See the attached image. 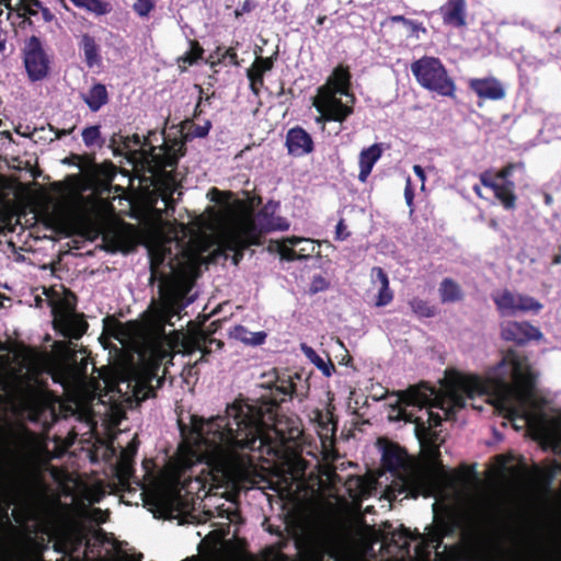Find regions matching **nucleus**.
<instances>
[{"label": "nucleus", "mask_w": 561, "mask_h": 561, "mask_svg": "<svg viewBox=\"0 0 561 561\" xmlns=\"http://www.w3.org/2000/svg\"><path fill=\"white\" fill-rule=\"evenodd\" d=\"M51 188L55 193H57L60 197V205H67L73 197H75V191L73 188L60 183V182H54L51 184Z\"/></svg>", "instance_id": "obj_35"}, {"label": "nucleus", "mask_w": 561, "mask_h": 561, "mask_svg": "<svg viewBox=\"0 0 561 561\" xmlns=\"http://www.w3.org/2000/svg\"><path fill=\"white\" fill-rule=\"evenodd\" d=\"M501 336L505 341L524 344L531 340H540L542 333L529 322L506 321L501 325Z\"/></svg>", "instance_id": "obj_15"}, {"label": "nucleus", "mask_w": 561, "mask_h": 561, "mask_svg": "<svg viewBox=\"0 0 561 561\" xmlns=\"http://www.w3.org/2000/svg\"><path fill=\"white\" fill-rule=\"evenodd\" d=\"M413 171H414L415 175L420 179L421 188L423 190L425 187V181H426V175H425L424 170L420 165L416 164L413 167Z\"/></svg>", "instance_id": "obj_47"}, {"label": "nucleus", "mask_w": 561, "mask_h": 561, "mask_svg": "<svg viewBox=\"0 0 561 561\" xmlns=\"http://www.w3.org/2000/svg\"><path fill=\"white\" fill-rule=\"evenodd\" d=\"M84 102L93 112L100 110L107 102V91L103 84H94L83 96Z\"/></svg>", "instance_id": "obj_26"}, {"label": "nucleus", "mask_w": 561, "mask_h": 561, "mask_svg": "<svg viewBox=\"0 0 561 561\" xmlns=\"http://www.w3.org/2000/svg\"><path fill=\"white\" fill-rule=\"evenodd\" d=\"M286 147L289 154L294 157H302L313 150V140L304 128L295 127L287 131Z\"/></svg>", "instance_id": "obj_20"}, {"label": "nucleus", "mask_w": 561, "mask_h": 561, "mask_svg": "<svg viewBox=\"0 0 561 561\" xmlns=\"http://www.w3.org/2000/svg\"><path fill=\"white\" fill-rule=\"evenodd\" d=\"M302 353L305 354V356L325 376V377H330L332 376V374L334 373L335 370V367L334 365L332 364V362L330 359L325 360L324 358H322L321 356H319L316 351L306 345V344H301L300 346Z\"/></svg>", "instance_id": "obj_27"}, {"label": "nucleus", "mask_w": 561, "mask_h": 561, "mask_svg": "<svg viewBox=\"0 0 561 561\" xmlns=\"http://www.w3.org/2000/svg\"><path fill=\"white\" fill-rule=\"evenodd\" d=\"M516 169H524L523 164H508L496 174L484 172L480 175V181L485 188L493 192L494 196L506 209L515 207L516 196L514 194V183L507 180Z\"/></svg>", "instance_id": "obj_10"}, {"label": "nucleus", "mask_w": 561, "mask_h": 561, "mask_svg": "<svg viewBox=\"0 0 561 561\" xmlns=\"http://www.w3.org/2000/svg\"><path fill=\"white\" fill-rule=\"evenodd\" d=\"M473 191L476 192V194L480 197H484L483 193H482V190L480 186H474L473 187Z\"/></svg>", "instance_id": "obj_52"}, {"label": "nucleus", "mask_w": 561, "mask_h": 561, "mask_svg": "<svg viewBox=\"0 0 561 561\" xmlns=\"http://www.w3.org/2000/svg\"><path fill=\"white\" fill-rule=\"evenodd\" d=\"M81 516L96 524H102L106 522L107 513L100 508H83Z\"/></svg>", "instance_id": "obj_36"}, {"label": "nucleus", "mask_w": 561, "mask_h": 561, "mask_svg": "<svg viewBox=\"0 0 561 561\" xmlns=\"http://www.w3.org/2000/svg\"><path fill=\"white\" fill-rule=\"evenodd\" d=\"M552 264L559 265L561 264V252L559 254H556L552 259Z\"/></svg>", "instance_id": "obj_51"}, {"label": "nucleus", "mask_w": 561, "mask_h": 561, "mask_svg": "<svg viewBox=\"0 0 561 561\" xmlns=\"http://www.w3.org/2000/svg\"><path fill=\"white\" fill-rule=\"evenodd\" d=\"M0 4H3L5 8H11V0H0Z\"/></svg>", "instance_id": "obj_53"}, {"label": "nucleus", "mask_w": 561, "mask_h": 561, "mask_svg": "<svg viewBox=\"0 0 561 561\" xmlns=\"http://www.w3.org/2000/svg\"><path fill=\"white\" fill-rule=\"evenodd\" d=\"M382 154V148L379 144H374L365 148L359 153L358 164L359 173L358 180L365 183L375 165Z\"/></svg>", "instance_id": "obj_22"}, {"label": "nucleus", "mask_w": 561, "mask_h": 561, "mask_svg": "<svg viewBox=\"0 0 561 561\" xmlns=\"http://www.w3.org/2000/svg\"><path fill=\"white\" fill-rule=\"evenodd\" d=\"M324 19H325L324 16L319 18V19H318V23H319V24H322V23H323V21H324Z\"/></svg>", "instance_id": "obj_55"}, {"label": "nucleus", "mask_w": 561, "mask_h": 561, "mask_svg": "<svg viewBox=\"0 0 561 561\" xmlns=\"http://www.w3.org/2000/svg\"><path fill=\"white\" fill-rule=\"evenodd\" d=\"M391 21H392V22H398V23L400 22V23H402V24L407 25V22H408L409 20H408V19H405V18H403L402 15H394V16H392V18H391Z\"/></svg>", "instance_id": "obj_48"}, {"label": "nucleus", "mask_w": 561, "mask_h": 561, "mask_svg": "<svg viewBox=\"0 0 561 561\" xmlns=\"http://www.w3.org/2000/svg\"><path fill=\"white\" fill-rule=\"evenodd\" d=\"M82 362H84V366L87 365V362L84 360V358L81 359ZM83 375H87V371H85V367L83 368V370L81 371Z\"/></svg>", "instance_id": "obj_54"}, {"label": "nucleus", "mask_w": 561, "mask_h": 561, "mask_svg": "<svg viewBox=\"0 0 561 561\" xmlns=\"http://www.w3.org/2000/svg\"><path fill=\"white\" fill-rule=\"evenodd\" d=\"M175 191L174 187H170L168 185V187L165 188V191L162 193V201L164 203V206L165 208H169L171 206V203H172V194L173 192Z\"/></svg>", "instance_id": "obj_46"}, {"label": "nucleus", "mask_w": 561, "mask_h": 561, "mask_svg": "<svg viewBox=\"0 0 561 561\" xmlns=\"http://www.w3.org/2000/svg\"><path fill=\"white\" fill-rule=\"evenodd\" d=\"M383 467L399 479L400 493L407 496L442 497L445 489L451 484V478L433 458L423 467L412 463L404 451L397 447H389L382 456Z\"/></svg>", "instance_id": "obj_4"}, {"label": "nucleus", "mask_w": 561, "mask_h": 561, "mask_svg": "<svg viewBox=\"0 0 561 561\" xmlns=\"http://www.w3.org/2000/svg\"><path fill=\"white\" fill-rule=\"evenodd\" d=\"M30 44L34 45V47L25 53V68L32 80H39L47 73V59L44 51L37 47L38 42L36 38L33 37Z\"/></svg>", "instance_id": "obj_19"}, {"label": "nucleus", "mask_w": 561, "mask_h": 561, "mask_svg": "<svg viewBox=\"0 0 561 561\" xmlns=\"http://www.w3.org/2000/svg\"><path fill=\"white\" fill-rule=\"evenodd\" d=\"M71 3L89 13L95 15H105L111 12L112 8L108 2L102 0H70Z\"/></svg>", "instance_id": "obj_28"}, {"label": "nucleus", "mask_w": 561, "mask_h": 561, "mask_svg": "<svg viewBox=\"0 0 561 561\" xmlns=\"http://www.w3.org/2000/svg\"><path fill=\"white\" fill-rule=\"evenodd\" d=\"M273 61L271 58L257 57L251 68L248 70V78L250 80L252 91L257 94L259 88L263 84V75L271 70Z\"/></svg>", "instance_id": "obj_24"}, {"label": "nucleus", "mask_w": 561, "mask_h": 561, "mask_svg": "<svg viewBox=\"0 0 561 561\" xmlns=\"http://www.w3.org/2000/svg\"><path fill=\"white\" fill-rule=\"evenodd\" d=\"M203 51V48L197 42H190V50L178 58L179 68L185 71L188 66H192L202 58Z\"/></svg>", "instance_id": "obj_33"}, {"label": "nucleus", "mask_w": 561, "mask_h": 561, "mask_svg": "<svg viewBox=\"0 0 561 561\" xmlns=\"http://www.w3.org/2000/svg\"><path fill=\"white\" fill-rule=\"evenodd\" d=\"M550 199H551V197H550V196H547V197H546L547 203H549V202H550Z\"/></svg>", "instance_id": "obj_60"}, {"label": "nucleus", "mask_w": 561, "mask_h": 561, "mask_svg": "<svg viewBox=\"0 0 561 561\" xmlns=\"http://www.w3.org/2000/svg\"><path fill=\"white\" fill-rule=\"evenodd\" d=\"M494 304L501 316L511 317L518 312L537 313L542 309V304L531 296L512 293L507 289L496 293Z\"/></svg>", "instance_id": "obj_11"}, {"label": "nucleus", "mask_w": 561, "mask_h": 561, "mask_svg": "<svg viewBox=\"0 0 561 561\" xmlns=\"http://www.w3.org/2000/svg\"><path fill=\"white\" fill-rule=\"evenodd\" d=\"M438 291L443 302H455L461 298V290L458 284L449 278L440 283Z\"/></svg>", "instance_id": "obj_31"}, {"label": "nucleus", "mask_w": 561, "mask_h": 561, "mask_svg": "<svg viewBox=\"0 0 561 561\" xmlns=\"http://www.w3.org/2000/svg\"><path fill=\"white\" fill-rule=\"evenodd\" d=\"M103 495L104 491L101 486H93L85 491L84 497L90 504H93L100 502Z\"/></svg>", "instance_id": "obj_40"}, {"label": "nucleus", "mask_w": 561, "mask_h": 561, "mask_svg": "<svg viewBox=\"0 0 561 561\" xmlns=\"http://www.w3.org/2000/svg\"><path fill=\"white\" fill-rule=\"evenodd\" d=\"M409 305L413 312L419 317L430 318L435 314L434 308L420 298H413L410 300Z\"/></svg>", "instance_id": "obj_34"}, {"label": "nucleus", "mask_w": 561, "mask_h": 561, "mask_svg": "<svg viewBox=\"0 0 561 561\" xmlns=\"http://www.w3.org/2000/svg\"><path fill=\"white\" fill-rule=\"evenodd\" d=\"M226 56L236 62L237 54L232 48L227 49Z\"/></svg>", "instance_id": "obj_49"}, {"label": "nucleus", "mask_w": 561, "mask_h": 561, "mask_svg": "<svg viewBox=\"0 0 561 561\" xmlns=\"http://www.w3.org/2000/svg\"><path fill=\"white\" fill-rule=\"evenodd\" d=\"M80 48L83 50L84 58L89 67H93L99 64V48L93 37L84 34L80 41Z\"/></svg>", "instance_id": "obj_30"}, {"label": "nucleus", "mask_w": 561, "mask_h": 561, "mask_svg": "<svg viewBox=\"0 0 561 561\" xmlns=\"http://www.w3.org/2000/svg\"><path fill=\"white\" fill-rule=\"evenodd\" d=\"M2 13V10L0 9V14Z\"/></svg>", "instance_id": "obj_63"}, {"label": "nucleus", "mask_w": 561, "mask_h": 561, "mask_svg": "<svg viewBox=\"0 0 561 561\" xmlns=\"http://www.w3.org/2000/svg\"><path fill=\"white\" fill-rule=\"evenodd\" d=\"M320 242L300 237L285 238L275 242V249L279 256L286 261L308 259L318 253Z\"/></svg>", "instance_id": "obj_14"}, {"label": "nucleus", "mask_w": 561, "mask_h": 561, "mask_svg": "<svg viewBox=\"0 0 561 561\" xmlns=\"http://www.w3.org/2000/svg\"><path fill=\"white\" fill-rule=\"evenodd\" d=\"M66 134H67V131H66V130H64L62 133H59V134L57 135V137L59 138L61 135H66Z\"/></svg>", "instance_id": "obj_59"}, {"label": "nucleus", "mask_w": 561, "mask_h": 561, "mask_svg": "<svg viewBox=\"0 0 561 561\" xmlns=\"http://www.w3.org/2000/svg\"><path fill=\"white\" fill-rule=\"evenodd\" d=\"M276 390L280 392L282 397L280 398L275 397L273 400L274 401H277V400L283 401L285 397L291 394L294 387L290 381L282 380L276 386Z\"/></svg>", "instance_id": "obj_41"}, {"label": "nucleus", "mask_w": 561, "mask_h": 561, "mask_svg": "<svg viewBox=\"0 0 561 561\" xmlns=\"http://www.w3.org/2000/svg\"><path fill=\"white\" fill-rule=\"evenodd\" d=\"M375 481L370 478H354L347 482L348 490L352 491L353 488L356 489L355 493L352 494L354 500H360L362 497L368 496L371 494L375 489Z\"/></svg>", "instance_id": "obj_29"}, {"label": "nucleus", "mask_w": 561, "mask_h": 561, "mask_svg": "<svg viewBox=\"0 0 561 561\" xmlns=\"http://www.w3.org/2000/svg\"><path fill=\"white\" fill-rule=\"evenodd\" d=\"M469 87L474 93L484 100L499 101L505 98L506 92L503 84L494 77L482 79H470Z\"/></svg>", "instance_id": "obj_17"}, {"label": "nucleus", "mask_w": 561, "mask_h": 561, "mask_svg": "<svg viewBox=\"0 0 561 561\" xmlns=\"http://www.w3.org/2000/svg\"><path fill=\"white\" fill-rule=\"evenodd\" d=\"M233 335L236 339L242 341L245 344H250V345L263 344L266 339L265 332H263V331L251 332L241 325L234 328Z\"/></svg>", "instance_id": "obj_32"}, {"label": "nucleus", "mask_w": 561, "mask_h": 561, "mask_svg": "<svg viewBox=\"0 0 561 561\" xmlns=\"http://www.w3.org/2000/svg\"><path fill=\"white\" fill-rule=\"evenodd\" d=\"M107 392L104 397H108L113 402H131L135 400H144L146 394H141L140 382L136 378L129 377L127 374H121L117 380H104Z\"/></svg>", "instance_id": "obj_13"}, {"label": "nucleus", "mask_w": 561, "mask_h": 561, "mask_svg": "<svg viewBox=\"0 0 561 561\" xmlns=\"http://www.w3.org/2000/svg\"><path fill=\"white\" fill-rule=\"evenodd\" d=\"M78 529L71 520H51L43 525V533L48 537L49 540H54L56 545H66L78 536Z\"/></svg>", "instance_id": "obj_18"}, {"label": "nucleus", "mask_w": 561, "mask_h": 561, "mask_svg": "<svg viewBox=\"0 0 561 561\" xmlns=\"http://www.w3.org/2000/svg\"><path fill=\"white\" fill-rule=\"evenodd\" d=\"M128 561H139V560H136V559H131V560H128Z\"/></svg>", "instance_id": "obj_62"}, {"label": "nucleus", "mask_w": 561, "mask_h": 561, "mask_svg": "<svg viewBox=\"0 0 561 561\" xmlns=\"http://www.w3.org/2000/svg\"><path fill=\"white\" fill-rule=\"evenodd\" d=\"M154 0H136L134 3V10L140 16H147L153 9Z\"/></svg>", "instance_id": "obj_38"}, {"label": "nucleus", "mask_w": 561, "mask_h": 561, "mask_svg": "<svg viewBox=\"0 0 561 561\" xmlns=\"http://www.w3.org/2000/svg\"><path fill=\"white\" fill-rule=\"evenodd\" d=\"M100 138V129L98 126H90L83 129L82 139L87 146L94 145Z\"/></svg>", "instance_id": "obj_37"}, {"label": "nucleus", "mask_w": 561, "mask_h": 561, "mask_svg": "<svg viewBox=\"0 0 561 561\" xmlns=\"http://www.w3.org/2000/svg\"><path fill=\"white\" fill-rule=\"evenodd\" d=\"M348 362H350V357L347 358V360H346V358H343L341 363L346 365V364H348Z\"/></svg>", "instance_id": "obj_57"}, {"label": "nucleus", "mask_w": 561, "mask_h": 561, "mask_svg": "<svg viewBox=\"0 0 561 561\" xmlns=\"http://www.w3.org/2000/svg\"><path fill=\"white\" fill-rule=\"evenodd\" d=\"M444 533L445 525L431 527L428 531L423 535L412 534L409 529L401 528L392 534L391 540L401 549H408L410 542L413 540H421L420 546L416 548L417 553H421L423 548L437 550L440 547Z\"/></svg>", "instance_id": "obj_12"}, {"label": "nucleus", "mask_w": 561, "mask_h": 561, "mask_svg": "<svg viewBox=\"0 0 561 561\" xmlns=\"http://www.w3.org/2000/svg\"><path fill=\"white\" fill-rule=\"evenodd\" d=\"M369 277L371 289L375 291V307L380 308L390 305L393 300V291L390 288L389 277L385 271L379 266H375L371 268Z\"/></svg>", "instance_id": "obj_16"}, {"label": "nucleus", "mask_w": 561, "mask_h": 561, "mask_svg": "<svg viewBox=\"0 0 561 561\" xmlns=\"http://www.w3.org/2000/svg\"><path fill=\"white\" fill-rule=\"evenodd\" d=\"M350 72L346 68L336 67L327 82L318 89L312 104L319 112L317 123L328 121L343 122L352 113L355 96L350 91Z\"/></svg>", "instance_id": "obj_5"}, {"label": "nucleus", "mask_w": 561, "mask_h": 561, "mask_svg": "<svg viewBox=\"0 0 561 561\" xmlns=\"http://www.w3.org/2000/svg\"><path fill=\"white\" fill-rule=\"evenodd\" d=\"M183 144L173 141L169 145L162 133L151 131L140 147L144 163L152 171L173 167L182 156Z\"/></svg>", "instance_id": "obj_9"}, {"label": "nucleus", "mask_w": 561, "mask_h": 561, "mask_svg": "<svg viewBox=\"0 0 561 561\" xmlns=\"http://www.w3.org/2000/svg\"><path fill=\"white\" fill-rule=\"evenodd\" d=\"M210 129V123L207 121L203 125L195 126L193 135L195 137H205Z\"/></svg>", "instance_id": "obj_44"}, {"label": "nucleus", "mask_w": 561, "mask_h": 561, "mask_svg": "<svg viewBox=\"0 0 561 561\" xmlns=\"http://www.w3.org/2000/svg\"><path fill=\"white\" fill-rule=\"evenodd\" d=\"M138 443L136 439H133L126 448H124L121 453L119 460H118V472L121 481L127 482L131 474V463L133 458L137 451Z\"/></svg>", "instance_id": "obj_25"}, {"label": "nucleus", "mask_w": 561, "mask_h": 561, "mask_svg": "<svg viewBox=\"0 0 561 561\" xmlns=\"http://www.w3.org/2000/svg\"><path fill=\"white\" fill-rule=\"evenodd\" d=\"M54 327L64 336L79 339L87 330V322L82 314L76 312V298L73 294L64 291L51 299Z\"/></svg>", "instance_id": "obj_8"}, {"label": "nucleus", "mask_w": 561, "mask_h": 561, "mask_svg": "<svg viewBox=\"0 0 561 561\" xmlns=\"http://www.w3.org/2000/svg\"><path fill=\"white\" fill-rule=\"evenodd\" d=\"M4 49V44L3 42L0 39V51H2Z\"/></svg>", "instance_id": "obj_56"}, {"label": "nucleus", "mask_w": 561, "mask_h": 561, "mask_svg": "<svg viewBox=\"0 0 561 561\" xmlns=\"http://www.w3.org/2000/svg\"><path fill=\"white\" fill-rule=\"evenodd\" d=\"M408 30L412 33V34H415L416 37H419L417 33L419 32H422V33H425L426 30L419 23L414 22V21H411L409 20L407 22V25Z\"/></svg>", "instance_id": "obj_45"}, {"label": "nucleus", "mask_w": 561, "mask_h": 561, "mask_svg": "<svg viewBox=\"0 0 561 561\" xmlns=\"http://www.w3.org/2000/svg\"><path fill=\"white\" fill-rule=\"evenodd\" d=\"M411 71L417 83L442 96H454L456 84L438 58L422 57L411 64Z\"/></svg>", "instance_id": "obj_6"}, {"label": "nucleus", "mask_w": 561, "mask_h": 561, "mask_svg": "<svg viewBox=\"0 0 561 561\" xmlns=\"http://www.w3.org/2000/svg\"><path fill=\"white\" fill-rule=\"evenodd\" d=\"M301 431L296 420L279 415L273 402L261 405L236 400L225 415L209 419L191 417V430L182 428L183 442L178 454L159 474L152 472L151 460L144 461L146 470L141 489L152 503L163 511H178L184 497L209 485L234 488L245 476V460L240 449L267 446L277 450L297 439Z\"/></svg>", "instance_id": "obj_2"}, {"label": "nucleus", "mask_w": 561, "mask_h": 561, "mask_svg": "<svg viewBox=\"0 0 561 561\" xmlns=\"http://www.w3.org/2000/svg\"><path fill=\"white\" fill-rule=\"evenodd\" d=\"M118 249L122 250V251H127L128 247H118Z\"/></svg>", "instance_id": "obj_58"}, {"label": "nucleus", "mask_w": 561, "mask_h": 561, "mask_svg": "<svg viewBox=\"0 0 561 561\" xmlns=\"http://www.w3.org/2000/svg\"><path fill=\"white\" fill-rule=\"evenodd\" d=\"M328 287L329 282L323 276L314 275L310 284V291L316 294L325 290Z\"/></svg>", "instance_id": "obj_39"}, {"label": "nucleus", "mask_w": 561, "mask_h": 561, "mask_svg": "<svg viewBox=\"0 0 561 561\" xmlns=\"http://www.w3.org/2000/svg\"><path fill=\"white\" fill-rule=\"evenodd\" d=\"M535 374L526 357L507 352L485 377L448 374L439 390L425 383L400 392L390 402L389 419L415 424L422 438L449 419L466 399L488 396V401L513 422L520 421L554 453L561 454V411L547 412L534 391Z\"/></svg>", "instance_id": "obj_3"}, {"label": "nucleus", "mask_w": 561, "mask_h": 561, "mask_svg": "<svg viewBox=\"0 0 561 561\" xmlns=\"http://www.w3.org/2000/svg\"><path fill=\"white\" fill-rule=\"evenodd\" d=\"M30 404H32V398L27 396L24 398V402L22 403V409H26Z\"/></svg>", "instance_id": "obj_50"}, {"label": "nucleus", "mask_w": 561, "mask_h": 561, "mask_svg": "<svg viewBox=\"0 0 561 561\" xmlns=\"http://www.w3.org/2000/svg\"><path fill=\"white\" fill-rule=\"evenodd\" d=\"M440 13L446 24L462 27L466 25V0H448Z\"/></svg>", "instance_id": "obj_21"}, {"label": "nucleus", "mask_w": 561, "mask_h": 561, "mask_svg": "<svg viewBox=\"0 0 561 561\" xmlns=\"http://www.w3.org/2000/svg\"><path fill=\"white\" fill-rule=\"evenodd\" d=\"M312 421L318 424L319 435L322 438H329L334 435L336 425L330 405L324 411L314 410L312 412Z\"/></svg>", "instance_id": "obj_23"}, {"label": "nucleus", "mask_w": 561, "mask_h": 561, "mask_svg": "<svg viewBox=\"0 0 561 561\" xmlns=\"http://www.w3.org/2000/svg\"><path fill=\"white\" fill-rule=\"evenodd\" d=\"M2 439L8 453L21 466H28L39 460L45 450L43 439L24 426L8 428Z\"/></svg>", "instance_id": "obj_7"}, {"label": "nucleus", "mask_w": 561, "mask_h": 561, "mask_svg": "<svg viewBox=\"0 0 561 561\" xmlns=\"http://www.w3.org/2000/svg\"><path fill=\"white\" fill-rule=\"evenodd\" d=\"M339 345H340L342 348L344 347L343 343H342V342H340V341H339Z\"/></svg>", "instance_id": "obj_61"}, {"label": "nucleus", "mask_w": 561, "mask_h": 561, "mask_svg": "<svg viewBox=\"0 0 561 561\" xmlns=\"http://www.w3.org/2000/svg\"><path fill=\"white\" fill-rule=\"evenodd\" d=\"M413 198L414 193L411 185V179L408 176L405 181V187H404V199L407 205L410 207V210L413 211Z\"/></svg>", "instance_id": "obj_43"}, {"label": "nucleus", "mask_w": 561, "mask_h": 561, "mask_svg": "<svg viewBox=\"0 0 561 561\" xmlns=\"http://www.w3.org/2000/svg\"><path fill=\"white\" fill-rule=\"evenodd\" d=\"M350 237V231L347 230V226L344 220L341 219L335 227V239L339 241H344Z\"/></svg>", "instance_id": "obj_42"}, {"label": "nucleus", "mask_w": 561, "mask_h": 561, "mask_svg": "<svg viewBox=\"0 0 561 561\" xmlns=\"http://www.w3.org/2000/svg\"><path fill=\"white\" fill-rule=\"evenodd\" d=\"M211 201L222 205L218 213L211 211L206 221L201 224L205 229L186 237L187 229L183 225L171 226V237H164L163 230L158 231L148 242L151 278L159 280L160 299L151 304L140 325H136L134 334L144 340L147 346L139 351L140 360L150 370H154L172 354L191 355L206 350V339L202 333L185 334L175 331L165 336V324L173 325L171 319L180 314L184 308V298L191 290L199 274L201 266L207 264L226 251L234 253L237 264L242 251L249 245L259 243L261 231L256 227L252 210L240 201L230 202V194L213 190Z\"/></svg>", "instance_id": "obj_1"}]
</instances>
